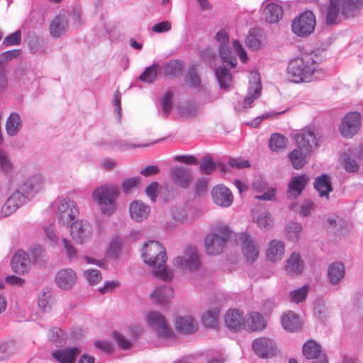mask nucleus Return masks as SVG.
Wrapping results in <instances>:
<instances>
[{"label":"nucleus","mask_w":363,"mask_h":363,"mask_svg":"<svg viewBox=\"0 0 363 363\" xmlns=\"http://www.w3.org/2000/svg\"><path fill=\"white\" fill-rule=\"evenodd\" d=\"M172 264L185 271L191 272L198 269L200 261L197 250L195 248L188 249L183 256L177 257Z\"/></svg>","instance_id":"obj_11"},{"label":"nucleus","mask_w":363,"mask_h":363,"mask_svg":"<svg viewBox=\"0 0 363 363\" xmlns=\"http://www.w3.org/2000/svg\"><path fill=\"white\" fill-rule=\"evenodd\" d=\"M198 111L197 106L193 103H184L179 106V112L184 118L192 117L197 114Z\"/></svg>","instance_id":"obj_51"},{"label":"nucleus","mask_w":363,"mask_h":363,"mask_svg":"<svg viewBox=\"0 0 363 363\" xmlns=\"http://www.w3.org/2000/svg\"><path fill=\"white\" fill-rule=\"evenodd\" d=\"M315 26V18L311 11L301 13L292 22V31L301 37H306L311 34Z\"/></svg>","instance_id":"obj_7"},{"label":"nucleus","mask_w":363,"mask_h":363,"mask_svg":"<svg viewBox=\"0 0 363 363\" xmlns=\"http://www.w3.org/2000/svg\"><path fill=\"white\" fill-rule=\"evenodd\" d=\"M307 178L303 175L293 177L289 183L287 196L289 199H296L304 189Z\"/></svg>","instance_id":"obj_30"},{"label":"nucleus","mask_w":363,"mask_h":363,"mask_svg":"<svg viewBox=\"0 0 363 363\" xmlns=\"http://www.w3.org/2000/svg\"><path fill=\"white\" fill-rule=\"evenodd\" d=\"M216 75L222 89H228L231 84L230 72L225 67H219L216 69Z\"/></svg>","instance_id":"obj_39"},{"label":"nucleus","mask_w":363,"mask_h":363,"mask_svg":"<svg viewBox=\"0 0 363 363\" xmlns=\"http://www.w3.org/2000/svg\"><path fill=\"white\" fill-rule=\"evenodd\" d=\"M0 169L4 172H9L13 169V162L9 153L0 149Z\"/></svg>","instance_id":"obj_49"},{"label":"nucleus","mask_w":363,"mask_h":363,"mask_svg":"<svg viewBox=\"0 0 363 363\" xmlns=\"http://www.w3.org/2000/svg\"><path fill=\"white\" fill-rule=\"evenodd\" d=\"M261 90L262 85L259 81L255 82V88H252V86L250 87V91L243 101V107L245 108L250 106L253 101L259 96Z\"/></svg>","instance_id":"obj_41"},{"label":"nucleus","mask_w":363,"mask_h":363,"mask_svg":"<svg viewBox=\"0 0 363 363\" xmlns=\"http://www.w3.org/2000/svg\"><path fill=\"white\" fill-rule=\"evenodd\" d=\"M22 127V120L20 115L16 112L10 114L6 123V131L9 136L16 135Z\"/></svg>","instance_id":"obj_34"},{"label":"nucleus","mask_w":363,"mask_h":363,"mask_svg":"<svg viewBox=\"0 0 363 363\" xmlns=\"http://www.w3.org/2000/svg\"><path fill=\"white\" fill-rule=\"evenodd\" d=\"M173 296V290L169 286L164 285L157 287L150 294V298L158 305L167 304Z\"/></svg>","instance_id":"obj_29"},{"label":"nucleus","mask_w":363,"mask_h":363,"mask_svg":"<svg viewBox=\"0 0 363 363\" xmlns=\"http://www.w3.org/2000/svg\"><path fill=\"white\" fill-rule=\"evenodd\" d=\"M140 179L138 177L125 179L121 184L122 190L124 193L129 194L133 189L138 187Z\"/></svg>","instance_id":"obj_54"},{"label":"nucleus","mask_w":363,"mask_h":363,"mask_svg":"<svg viewBox=\"0 0 363 363\" xmlns=\"http://www.w3.org/2000/svg\"><path fill=\"white\" fill-rule=\"evenodd\" d=\"M70 235L76 243L84 244L91 240L93 235V228L89 223L77 220L71 225Z\"/></svg>","instance_id":"obj_9"},{"label":"nucleus","mask_w":363,"mask_h":363,"mask_svg":"<svg viewBox=\"0 0 363 363\" xmlns=\"http://www.w3.org/2000/svg\"><path fill=\"white\" fill-rule=\"evenodd\" d=\"M129 211L133 220L142 222L149 216L150 208L144 202L135 200L130 203Z\"/></svg>","instance_id":"obj_22"},{"label":"nucleus","mask_w":363,"mask_h":363,"mask_svg":"<svg viewBox=\"0 0 363 363\" xmlns=\"http://www.w3.org/2000/svg\"><path fill=\"white\" fill-rule=\"evenodd\" d=\"M216 170V164L210 157H204L200 164V172L203 174H211Z\"/></svg>","instance_id":"obj_55"},{"label":"nucleus","mask_w":363,"mask_h":363,"mask_svg":"<svg viewBox=\"0 0 363 363\" xmlns=\"http://www.w3.org/2000/svg\"><path fill=\"white\" fill-rule=\"evenodd\" d=\"M184 63L179 60L170 61L162 67L163 74L169 77H177L179 76L183 70Z\"/></svg>","instance_id":"obj_37"},{"label":"nucleus","mask_w":363,"mask_h":363,"mask_svg":"<svg viewBox=\"0 0 363 363\" xmlns=\"http://www.w3.org/2000/svg\"><path fill=\"white\" fill-rule=\"evenodd\" d=\"M77 281L76 273L71 269L60 270L55 276V283L63 290L73 288Z\"/></svg>","instance_id":"obj_20"},{"label":"nucleus","mask_w":363,"mask_h":363,"mask_svg":"<svg viewBox=\"0 0 363 363\" xmlns=\"http://www.w3.org/2000/svg\"><path fill=\"white\" fill-rule=\"evenodd\" d=\"M303 354L308 359H314L312 363H328L320 345L314 340H309L303 345Z\"/></svg>","instance_id":"obj_16"},{"label":"nucleus","mask_w":363,"mask_h":363,"mask_svg":"<svg viewBox=\"0 0 363 363\" xmlns=\"http://www.w3.org/2000/svg\"><path fill=\"white\" fill-rule=\"evenodd\" d=\"M252 349L258 357L269 358L275 355L277 344L272 338L260 337L253 340Z\"/></svg>","instance_id":"obj_13"},{"label":"nucleus","mask_w":363,"mask_h":363,"mask_svg":"<svg viewBox=\"0 0 363 363\" xmlns=\"http://www.w3.org/2000/svg\"><path fill=\"white\" fill-rule=\"evenodd\" d=\"M253 218L255 220L258 227L264 230L271 229L273 226V219L270 215L266 212H263L256 216L253 214Z\"/></svg>","instance_id":"obj_42"},{"label":"nucleus","mask_w":363,"mask_h":363,"mask_svg":"<svg viewBox=\"0 0 363 363\" xmlns=\"http://www.w3.org/2000/svg\"><path fill=\"white\" fill-rule=\"evenodd\" d=\"M218 312L217 311H208L202 317L203 324L211 328H218Z\"/></svg>","instance_id":"obj_47"},{"label":"nucleus","mask_w":363,"mask_h":363,"mask_svg":"<svg viewBox=\"0 0 363 363\" xmlns=\"http://www.w3.org/2000/svg\"><path fill=\"white\" fill-rule=\"evenodd\" d=\"M217 230L218 233H210L205 238L206 252L211 255H218L223 251L231 234L227 226H221Z\"/></svg>","instance_id":"obj_5"},{"label":"nucleus","mask_w":363,"mask_h":363,"mask_svg":"<svg viewBox=\"0 0 363 363\" xmlns=\"http://www.w3.org/2000/svg\"><path fill=\"white\" fill-rule=\"evenodd\" d=\"M119 194L118 186L106 184L96 188L92 197L94 201L100 206L102 213L110 216L116 210V199Z\"/></svg>","instance_id":"obj_4"},{"label":"nucleus","mask_w":363,"mask_h":363,"mask_svg":"<svg viewBox=\"0 0 363 363\" xmlns=\"http://www.w3.org/2000/svg\"><path fill=\"white\" fill-rule=\"evenodd\" d=\"M51 294L49 291H43L40 293L38 304L44 311H47L50 308Z\"/></svg>","instance_id":"obj_56"},{"label":"nucleus","mask_w":363,"mask_h":363,"mask_svg":"<svg viewBox=\"0 0 363 363\" xmlns=\"http://www.w3.org/2000/svg\"><path fill=\"white\" fill-rule=\"evenodd\" d=\"M361 114L357 111L348 113L345 116L340 125V134L345 138H352L359 130Z\"/></svg>","instance_id":"obj_12"},{"label":"nucleus","mask_w":363,"mask_h":363,"mask_svg":"<svg viewBox=\"0 0 363 363\" xmlns=\"http://www.w3.org/2000/svg\"><path fill=\"white\" fill-rule=\"evenodd\" d=\"M287 73L290 80L295 83L309 82L319 79L323 76L322 69L319 68L318 62L312 55L290 60Z\"/></svg>","instance_id":"obj_1"},{"label":"nucleus","mask_w":363,"mask_h":363,"mask_svg":"<svg viewBox=\"0 0 363 363\" xmlns=\"http://www.w3.org/2000/svg\"><path fill=\"white\" fill-rule=\"evenodd\" d=\"M62 245L66 250L67 257L69 260H72L77 257V250L74 247V246L71 244L70 241L67 238H63Z\"/></svg>","instance_id":"obj_62"},{"label":"nucleus","mask_w":363,"mask_h":363,"mask_svg":"<svg viewBox=\"0 0 363 363\" xmlns=\"http://www.w3.org/2000/svg\"><path fill=\"white\" fill-rule=\"evenodd\" d=\"M173 93L167 91L160 100L162 106V114L164 117H167L172 109Z\"/></svg>","instance_id":"obj_46"},{"label":"nucleus","mask_w":363,"mask_h":363,"mask_svg":"<svg viewBox=\"0 0 363 363\" xmlns=\"http://www.w3.org/2000/svg\"><path fill=\"white\" fill-rule=\"evenodd\" d=\"M281 324L289 332H297L301 328L299 317L293 311H288L281 317Z\"/></svg>","instance_id":"obj_31"},{"label":"nucleus","mask_w":363,"mask_h":363,"mask_svg":"<svg viewBox=\"0 0 363 363\" xmlns=\"http://www.w3.org/2000/svg\"><path fill=\"white\" fill-rule=\"evenodd\" d=\"M28 199L16 190L6 200L1 208V213L4 216H8L14 213L18 208L23 206Z\"/></svg>","instance_id":"obj_19"},{"label":"nucleus","mask_w":363,"mask_h":363,"mask_svg":"<svg viewBox=\"0 0 363 363\" xmlns=\"http://www.w3.org/2000/svg\"><path fill=\"white\" fill-rule=\"evenodd\" d=\"M233 47L237 55L239 56L240 59L242 62H246L247 60V55L244 50L242 46L240 43V42L237 40H235L232 42Z\"/></svg>","instance_id":"obj_63"},{"label":"nucleus","mask_w":363,"mask_h":363,"mask_svg":"<svg viewBox=\"0 0 363 363\" xmlns=\"http://www.w3.org/2000/svg\"><path fill=\"white\" fill-rule=\"evenodd\" d=\"M30 252L35 262H45L46 258L45 249L41 245H35L30 250Z\"/></svg>","instance_id":"obj_52"},{"label":"nucleus","mask_w":363,"mask_h":363,"mask_svg":"<svg viewBox=\"0 0 363 363\" xmlns=\"http://www.w3.org/2000/svg\"><path fill=\"white\" fill-rule=\"evenodd\" d=\"M145 320L159 336L169 337L172 330L167 323L164 316L157 311H148L145 315Z\"/></svg>","instance_id":"obj_10"},{"label":"nucleus","mask_w":363,"mask_h":363,"mask_svg":"<svg viewBox=\"0 0 363 363\" xmlns=\"http://www.w3.org/2000/svg\"><path fill=\"white\" fill-rule=\"evenodd\" d=\"M233 47L237 55L239 56L240 59L242 62H246L247 60V55L244 50L242 46L240 43V42L237 40H235L232 42Z\"/></svg>","instance_id":"obj_64"},{"label":"nucleus","mask_w":363,"mask_h":363,"mask_svg":"<svg viewBox=\"0 0 363 363\" xmlns=\"http://www.w3.org/2000/svg\"><path fill=\"white\" fill-rule=\"evenodd\" d=\"M245 43L251 50H258L261 46V41L255 34L250 32L246 38Z\"/></svg>","instance_id":"obj_58"},{"label":"nucleus","mask_w":363,"mask_h":363,"mask_svg":"<svg viewBox=\"0 0 363 363\" xmlns=\"http://www.w3.org/2000/svg\"><path fill=\"white\" fill-rule=\"evenodd\" d=\"M320 136L313 128H303L294 135V139L299 149L305 153H309L317 147Z\"/></svg>","instance_id":"obj_8"},{"label":"nucleus","mask_w":363,"mask_h":363,"mask_svg":"<svg viewBox=\"0 0 363 363\" xmlns=\"http://www.w3.org/2000/svg\"><path fill=\"white\" fill-rule=\"evenodd\" d=\"M104 149H111L119 151H126L136 147H145L147 145L134 144L124 140H113L108 143H101L100 145Z\"/></svg>","instance_id":"obj_33"},{"label":"nucleus","mask_w":363,"mask_h":363,"mask_svg":"<svg viewBox=\"0 0 363 363\" xmlns=\"http://www.w3.org/2000/svg\"><path fill=\"white\" fill-rule=\"evenodd\" d=\"M301 230V224L296 222H290L286 228L289 239L294 242L298 241Z\"/></svg>","instance_id":"obj_43"},{"label":"nucleus","mask_w":363,"mask_h":363,"mask_svg":"<svg viewBox=\"0 0 363 363\" xmlns=\"http://www.w3.org/2000/svg\"><path fill=\"white\" fill-rule=\"evenodd\" d=\"M242 252L247 262H253L259 257V249L253 236L247 233H241L240 235Z\"/></svg>","instance_id":"obj_14"},{"label":"nucleus","mask_w":363,"mask_h":363,"mask_svg":"<svg viewBox=\"0 0 363 363\" xmlns=\"http://www.w3.org/2000/svg\"><path fill=\"white\" fill-rule=\"evenodd\" d=\"M219 55L222 60L224 62L228 63L232 67H235V65H237V59L232 55L231 51L228 48V45L220 46Z\"/></svg>","instance_id":"obj_50"},{"label":"nucleus","mask_w":363,"mask_h":363,"mask_svg":"<svg viewBox=\"0 0 363 363\" xmlns=\"http://www.w3.org/2000/svg\"><path fill=\"white\" fill-rule=\"evenodd\" d=\"M176 330L183 334H191L198 330V325L191 315L178 316L175 319Z\"/></svg>","instance_id":"obj_25"},{"label":"nucleus","mask_w":363,"mask_h":363,"mask_svg":"<svg viewBox=\"0 0 363 363\" xmlns=\"http://www.w3.org/2000/svg\"><path fill=\"white\" fill-rule=\"evenodd\" d=\"M304 267V262L301 255L293 252L287 259L285 269L289 275L297 276L303 272Z\"/></svg>","instance_id":"obj_26"},{"label":"nucleus","mask_w":363,"mask_h":363,"mask_svg":"<svg viewBox=\"0 0 363 363\" xmlns=\"http://www.w3.org/2000/svg\"><path fill=\"white\" fill-rule=\"evenodd\" d=\"M211 196L214 203L220 207H229L233 201L230 190L223 185L214 186L211 191Z\"/></svg>","instance_id":"obj_18"},{"label":"nucleus","mask_w":363,"mask_h":363,"mask_svg":"<svg viewBox=\"0 0 363 363\" xmlns=\"http://www.w3.org/2000/svg\"><path fill=\"white\" fill-rule=\"evenodd\" d=\"M84 274L87 281L92 284H97L101 279V273L97 269L86 270Z\"/></svg>","instance_id":"obj_60"},{"label":"nucleus","mask_w":363,"mask_h":363,"mask_svg":"<svg viewBox=\"0 0 363 363\" xmlns=\"http://www.w3.org/2000/svg\"><path fill=\"white\" fill-rule=\"evenodd\" d=\"M288 143L287 138L279 134H273L269 141V146L272 151H279L284 150Z\"/></svg>","instance_id":"obj_40"},{"label":"nucleus","mask_w":363,"mask_h":363,"mask_svg":"<svg viewBox=\"0 0 363 363\" xmlns=\"http://www.w3.org/2000/svg\"><path fill=\"white\" fill-rule=\"evenodd\" d=\"M345 273V267L340 262H334L328 269V276L333 284H337L344 277Z\"/></svg>","instance_id":"obj_35"},{"label":"nucleus","mask_w":363,"mask_h":363,"mask_svg":"<svg viewBox=\"0 0 363 363\" xmlns=\"http://www.w3.org/2000/svg\"><path fill=\"white\" fill-rule=\"evenodd\" d=\"M186 83L192 87H196L199 85L200 79L196 74L195 68H189L185 77Z\"/></svg>","instance_id":"obj_57"},{"label":"nucleus","mask_w":363,"mask_h":363,"mask_svg":"<svg viewBox=\"0 0 363 363\" xmlns=\"http://www.w3.org/2000/svg\"><path fill=\"white\" fill-rule=\"evenodd\" d=\"M308 291V287L307 286H303L300 289L291 291L289 294L290 301L296 303L304 301L306 298Z\"/></svg>","instance_id":"obj_48"},{"label":"nucleus","mask_w":363,"mask_h":363,"mask_svg":"<svg viewBox=\"0 0 363 363\" xmlns=\"http://www.w3.org/2000/svg\"><path fill=\"white\" fill-rule=\"evenodd\" d=\"M247 323L249 328L254 331L262 330L266 326L264 318L257 312L249 314Z\"/></svg>","instance_id":"obj_38"},{"label":"nucleus","mask_w":363,"mask_h":363,"mask_svg":"<svg viewBox=\"0 0 363 363\" xmlns=\"http://www.w3.org/2000/svg\"><path fill=\"white\" fill-rule=\"evenodd\" d=\"M57 216L62 225H69L78 216L79 211L75 202L68 197L59 198L56 201Z\"/></svg>","instance_id":"obj_6"},{"label":"nucleus","mask_w":363,"mask_h":363,"mask_svg":"<svg viewBox=\"0 0 363 363\" xmlns=\"http://www.w3.org/2000/svg\"><path fill=\"white\" fill-rule=\"evenodd\" d=\"M302 150L295 149L289 155L294 168L298 169L306 163V155H303Z\"/></svg>","instance_id":"obj_45"},{"label":"nucleus","mask_w":363,"mask_h":363,"mask_svg":"<svg viewBox=\"0 0 363 363\" xmlns=\"http://www.w3.org/2000/svg\"><path fill=\"white\" fill-rule=\"evenodd\" d=\"M68 21L64 15L57 16L50 23V33L54 38H59L67 31Z\"/></svg>","instance_id":"obj_32"},{"label":"nucleus","mask_w":363,"mask_h":363,"mask_svg":"<svg viewBox=\"0 0 363 363\" xmlns=\"http://www.w3.org/2000/svg\"><path fill=\"white\" fill-rule=\"evenodd\" d=\"M21 32L16 30L4 39V44L6 45H17L21 43Z\"/></svg>","instance_id":"obj_59"},{"label":"nucleus","mask_w":363,"mask_h":363,"mask_svg":"<svg viewBox=\"0 0 363 363\" xmlns=\"http://www.w3.org/2000/svg\"><path fill=\"white\" fill-rule=\"evenodd\" d=\"M284 244L277 240L270 241L266 250V259L271 262L280 261L284 255Z\"/></svg>","instance_id":"obj_24"},{"label":"nucleus","mask_w":363,"mask_h":363,"mask_svg":"<svg viewBox=\"0 0 363 363\" xmlns=\"http://www.w3.org/2000/svg\"><path fill=\"white\" fill-rule=\"evenodd\" d=\"M16 350L15 344L12 342H7L0 345V361L4 360L12 355Z\"/></svg>","instance_id":"obj_53"},{"label":"nucleus","mask_w":363,"mask_h":363,"mask_svg":"<svg viewBox=\"0 0 363 363\" xmlns=\"http://www.w3.org/2000/svg\"><path fill=\"white\" fill-rule=\"evenodd\" d=\"M113 337L121 348L124 350H129L131 347V342L120 333L114 332L113 333Z\"/></svg>","instance_id":"obj_61"},{"label":"nucleus","mask_w":363,"mask_h":363,"mask_svg":"<svg viewBox=\"0 0 363 363\" xmlns=\"http://www.w3.org/2000/svg\"><path fill=\"white\" fill-rule=\"evenodd\" d=\"M80 350L77 347L56 350L52 352V356L60 363H75Z\"/></svg>","instance_id":"obj_23"},{"label":"nucleus","mask_w":363,"mask_h":363,"mask_svg":"<svg viewBox=\"0 0 363 363\" xmlns=\"http://www.w3.org/2000/svg\"><path fill=\"white\" fill-rule=\"evenodd\" d=\"M363 5V0H329L325 16L328 26L337 24L342 16H354Z\"/></svg>","instance_id":"obj_3"},{"label":"nucleus","mask_w":363,"mask_h":363,"mask_svg":"<svg viewBox=\"0 0 363 363\" xmlns=\"http://www.w3.org/2000/svg\"><path fill=\"white\" fill-rule=\"evenodd\" d=\"M169 174L173 182L183 189L188 188L193 180L191 169L181 165H177L171 168Z\"/></svg>","instance_id":"obj_15"},{"label":"nucleus","mask_w":363,"mask_h":363,"mask_svg":"<svg viewBox=\"0 0 363 363\" xmlns=\"http://www.w3.org/2000/svg\"><path fill=\"white\" fill-rule=\"evenodd\" d=\"M11 267L17 274H23L28 272L30 267L28 255L23 250L16 252L11 259Z\"/></svg>","instance_id":"obj_21"},{"label":"nucleus","mask_w":363,"mask_h":363,"mask_svg":"<svg viewBox=\"0 0 363 363\" xmlns=\"http://www.w3.org/2000/svg\"><path fill=\"white\" fill-rule=\"evenodd\" d=\"M43 185V177L40 175H33L23 181L16 190L28 200L30 196L41 189Z\"/></svg>","instance_id":"obj_17"},{"label":"nucleus","mask_w":363,"mask_h":363,"mask_svg":"<svg viewBox=\"0 0 363 363\" xmlns=\"http://www.w3.org/2000/svg\"><path fill=\"white\" fill-rule=\"evenodd\" d=\"M282 6L277 3L267 4L263 10L265 21L269 23L278 22L283 16Z\"/></svg>","instance_id":"obj_28"},{"label":"nucleus","mask_w":363,"mask_h":363,"mask_svg":"<svg viewBox=\"0 0 363 363\" xmlns=\"http://www.w3.org/2000/svg\"><path fill=\"white\" fill-rule=\"evenodd\" d=\"M314 188L320 196H328L333 190L330 177L327 174L318 177L314 182Z\"/></svg>","instance_id":"obj_36"},{"label":"nucleus","mask_w":363,"mask_h":363,"mask_svg":"<svg viewBox=\"0 0 363 363\" xmlns=\"http://www.w3.org/2000/svg\"><path fill=\"white\" fill-rule=\"evenodd\" d=\"M144 262L152 268V274L164 281H169L173 273L165 267L167 254L164 247L157 241L150 240L142 249Z\"/></svg>","instance_id":"obj_2"},{"label":"nucleus","mask_w":363,"mask_h":363,"mask_svg":"<svg viewBox=\"0 0 363 363\" xmlns=\"http://www.w3.org/2000/svg\"><path fill=\"white\" fill-rule=\"evenodd\" d=\"M160 68V66L157 63H154L150 67H147L143 74L140 76V79L142 82L146 83H152L153 82L157 75V72Z\"/></svg>","instance_id":"obj_44"},{"label":"nucleus","mask_w":363,"mask_h":363,"mask_svg":"<svg viewBox=\"0 0 363 363\" xmlns=\"http://www.w3.org/2000/svg\"><path fill=\"white\" fill-rule=\"evenodd\" d=\"M225 322L229 329L238 330L244 326L245 318L240 311L230 309L225 315Z\"/></svg>","instance_id":"obj_27"}]
</instances>
